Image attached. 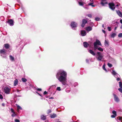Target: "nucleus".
Returning <instances> with one entry per match:
<instances>
[{"mask_svg":"<svg viewBox=\"0 0 122 122\" xmlns=\"http://www.w3.org/2000/svg\"><path fill=\"white\" fill-rule=\"evenodd\" d=\"M6 52V50L4 49L1 50L0 51L1 56L3 58H6L7 56V53Z\"/></svg>","mask_w":122,"mask_h":122,"instance_id":"obj_2","label":"nucleus"},{"mask_svg":"<svg viewBox=\"0 0 122 122\" xmlns=\"http://www.w3.org/2000/svg\"><path fill=\"white\" fill-rule=\"evenodd\" d=\"M37 91H41V89L40 88H37Z\"/></svg>","mask_w":122,"mask_h":122,"instance_id":"obj_46","label":"nucleus"},{"mask_svg":"<svg viewBox=\"0 0 122 122\" xmlns=\"http://www.w3.org/2000/svg\"><path fill=\"white\" fill-rule=\"evenodd\" d=\"M93 2H91L90 3H89L88 4V5H91V6L92 7H94L95 6V5H93Z\"/></svg>","mask_w":122,"mask_h":122,"instance_id":"obj_26","label":"nucleus"},{"mask_svg":"<svg viewBox=\"0 0 122 122\" xmlns=\"http://www.w3.org/2000/svg\"><path fill=\"white\" fill-rule=\"evenodd\" d=\"M20 91L18 89H17V92H19Z\"/></svg>","mask_w":122,"mask_h":122,"instance_id":"obj_56","label":"nucleus"},{"mask_svg":"<svg viewBox=\"0 0 122 122\" xmlns=\"http://www.w3.org/2000/svg\"><path fill=\"white\" fill-rule=\"evenodd\" d=\"M4 47L6 49H7L9 48L10 47V46L8 44H5L4 45Z\"/></svg>","mask_w":122,"mask_h":122,"instance_id":"obj_22","label":"nucleus"},{"mask_svg":"<svg viewBox=\"0 0 122 122\" xmlns=\"http://www.w3.org/2000/svg\"><path fill=\"white\" fill-rule=\"evenodd\" d=\"M120 28L122 29V25H121L120 27Z\"/></svg>","mask_w":122,"mask_h":122,"instance_id":"obj_59","label":"nucleus"},{"mask_svg":"<svg viewBox=\"0 0 122 122\" xmlns=\"http://www.w3.org/2000/svg\"><path fill=\"white\" fill-rule=\"evenodd\" d=\"M56 90L59 91H61V87H57L56 89Z\"/></svg>","mask_w":122,"mask_h":122,"instance_id":"obj_32","label":"nucleus"},{"mask_svg":"<svg viewBox=\"0 0 122 122\" xmlns=\"http://www.w3.org/2000/svg\"><path fill=\"white\" fill-rule=\"evenodd\" d=\"M2 106L4 107L5 106V104L4 103H2Z\"/></svg>","mask_w":122,"mask_h":122,"instance_id":"obj_51","label":"nucleus"},{"mask_svg":"<svg viewBox=\"0 0 122 122\" xmlns=\"http://www.w3.org/2000/svg\"><path fill=\"white\" fill-rule=\"evenodd\" d=\"M71 26L73 29L75 30H76V29L75 28L74 29V28L76 27L77 26V24L76 23L74 22H72L71 23Z\"/></svg>","mask_w":122,"mask_h":122,"instance_id":"obj_7","label":"nucleus"},{"mask_svg":"<svg viewBox=\"0 0 122 122\" xmlns=\"http://www.w3.org/2000/svg\"><path fill=\"white\" fill-rule=\"evenodd\" d=\"M116 35V34L115 33H112L111 35V37H114Z\"/></svg>","mask_w":122,"mask_h":122,"instance_id":"obj_28","label":"nucleus"},{"mask_svg":"<svg viewBox=\"0 0 122 122\" xmlns=\"http://www.w3.org/2000/svg\"><path fill=\"white\" fill-rule=\"evenodd\" d=\"M1 18H3V17H0Z\"/></svg>","mask_w":122,"mask_h":122,"instance_id":"obj_61","label":"nucleus"},{"mask_svg":"<svg viewBox=\"0 0 122 122\" xmlns=\"http://www.w3.org/2000/svg\"><path fill=\"white\" fill-rule=\"evenodd\" d=\"M107 65L110 67H111L112 66V65L110 63H108L107 64Z\"/></svg>","mask_w":122,"mask_h":122,"instance_id":"obj_35","label":"nucleus"},{"mask_svg":"<svg viewBox=\"0 0 122 122\" xmlns=\"http://www.w3.org/2000/svg\"><path fill=\"white\" fill-rule=\"evenodd\" d=\"M89 52L93 56H95V53L94 52V51L92 50H90L89 51Z\"/></svg>","mask_w":122,"mask_h":122,"instance_id":"obj_21","label":"nucleus"},{"mask_svg":"<svg viewBox=\"0 0 122 122\" xmlns=\"http://www.w3.org/2000/svg\"><path fill=\"white\" fill-rule=\"evenodd\" d=\"M109 5L110 8L112 10H114L115 8V5L113 3H110L109 4Z\"/></svg>","mask_w":122,"mask_h":122,"instance_id":"obj_8","label":"nucleus"},{"mask_svg":"<svg viewBox=\"0 0 122 122\" xmlns=\"http://www.w3.org/2000/svg\"><path fill=\"white\" fill-rule=\"evenodd\" d=\"M118 90L121 92L122 93V88H119L118 89Z\"/></svg>","mask_w":122,"mask_h":122,"instance_id":"obj_44","label":"nucleus"},{"mask_svg":"<svg viewBox=\"0 0 122 122\" xmlns=\"http://www.w3.org/2000/svg\"><path fill=\"white\" fill-rule=\"evenodd\" d=\"M8 22L11 26H12L14 25L13 21L12 19L8 20Z\"/></svg>","mask_w":122,"mask_h":122,"instance_id":"obj_13","label":"nucleus"},{"mask_svg":"<svg viewBox=\"0 0 122 122\" xmlns=\"http://www.w3.org/2000/svg\"><path fill=\"white\" fill-rule=\"evenodd\" d=\"M15 122H20V121L18 119H15Z\"/></svg>","mask_w":122,"mask_h":122,"instance_id":"obj_45","label":"nucleus"},{"mask_svg":"<svg viewBox=\"0 0 122 122\" xmlns=\"http://www.w3.org/2000/svg\"><path fill=\"white\" fill-rule=\"evenodd\" d=\"M51 109H49L47 111V114H49L51 113Z\"/></svg>","mask_w":122,"mask_h":122,"instance_id":"obj_39","label":"nucleus"},{"mask_svg":"<svg viewBox=\"0 0 122 122\" xmlns=\"http://www.w3.org/2000/svg\"><path fill=\"white\" fill-rule=\"evenodd\" d=\"M119 86L121 88H122V83L121 81H120L119 82Z\"/></svg>","mask_w":122,"mask_h":122,"instance_id":"obj_30","label":"nucleus"},{"mask_svg":"<svg viewBox=\"0 0 122 122\" xmlns=\"http://www.w3.org/2000/svg\"><path fill=\"white\" fill-rule=\"evenodd\" d=\"M86 35V31L84 30H82L81 31L80 35L82 36H84Z\"/></svg>","mask_w":122,"mask_h":122,"instance_id":"obj_11","label":"nucleus"},{"mask_svg":"<svg viewBox=\"0 0 122 122\" xmlns=\"http://www.w3.org/2000/svg\"><path fill=\"white\" fill-rule=\"evenodd\" d=\"M22 80L23 82H25L27 81V80L25 78H22Z\"/></svg>","mask_w":122,"mask_h":122,"instance_id":"obj_29","label":"nucleus"},{"mask_svg":"<svg viewBox=\"0 0 122 122\" xmlns=\"http://www.w3.org/2000/svg\"><path fill=\"white\" fill-rule=\"evenodd\" d=\"M84 7L85 8H86V7Z\"/></svg>","mask_w":122,"mask_h":122,"instance_id":"obj_64","label":"nucleus"},{"mask_svg":"<svg viewBox=\"0 0 122 122\" xmlns=\"http://www.w3.org/2000/svg\"><path fill=\"white\" fill-rule=\"evenodd\" d=\"M57 116V115L56 114L53 113L52 114H51L50 115V117L51 118H54Z\"/></svg>","mask_w":122,"mask_h":122,"instance_id":"obj_18","label":"nucleus"},{"mask_svg":"<svg viewBox=\"0 0 122 122\" xmlns=\"http://www.w3.org/2000/svg\"><path fill=\"white\" fill-rule=\"evenodd\" d=\"M102 31L104 33H105V31L104 30H102Z\"/></svg>","mask_w":122,"mask_h":122,"instance_id":"obj_50","label":"nucleus"},{"mask_svg":"<svg viewBox=\"0 0 122 122\" xmlns=\"http://www.w3.org/2000/svg\"><path fill=\"white\" fill-rule=\"evenodd\" d=\"M111 72L112 74L115 77L117 78L116 80L117 81L121 80L120 78L119 77H120V75L117 73L114 70H112V72Z\"/></svg>","mask_w":122,"mask_h":122,"instance_id":"obj_3","label":"nucleus"},{"mask_svg":"<svg viewBox=\"0 0 122 122\" xmlns=\"http://www.w3.org/2000/svg\"><path fill=\"white\" fill-rule=\"evenodd\" d=\"M67 76L66 72L61 70H59L56 75L57 78L64 85L66 84Z\"/></svg>","mask_w":122,"mask_h":122,"instance_id":"obj_1","label":"nucleus"},{"mask_svg":"<svg viewBox=\"0 0 122 122\" xmlns=\"http://www.w3.org/2000/svg\"><path fill=\"white\" fill-rule=\"evenodd\" d=\"M10 88L7 86L5 87L4 89V91L6 94H9L10 91Z\"/></svg>","mask_w":122,"mask_h":122,"instance_id":"obj_6","label":"nucleus"},{"mask_svg":"<svg viewBox=\"0 0 122 122\" xmlns=\"http://www.w3.org/2000/svg\"><path fill=\"white\" fill-rule=\"evenodd\" d=\"M93 45L95 50H96L97 47H98L97 45L102 46V44L100 42L98 39L96 40V41L94 43Z\"/></svg>","mask_w":122,"mask_h":122,"instance_id":"obj_4","label":"nucleus"},{"mask_svg":"<svg viewBox=\"0 0 122 122\" xmlns=\"http://www.w3.org/2000/svg\"><path fill=\"white\" fill-rule=\"evenodd\" d=\"M3 98V96L2 95L0 94V99H2Z\"/></svg>","mask_w":122,"mask_h":122,"instance_id":"obj_48","label":"nucleus"},{"mask_svg":"<svg viewBox=\"0 0 122 122\" xmlns=\"http://www.w3.org/2000/svg\"><path fill=\"white\" fill-rule=\"evenodd\" d=\"M117 27H115V28H114V30H116V29H117Z\"/></svg>","mask_w":122,"mask_h":122,"instance_id":"obj_58","label":"nucleus"},{"mask_svg":"<svg viewBox=\"0 0 122 122\" xmlns=\"http://www.w3.org/2000/svg\"><path fill=\"white\" fill-rule=\"evenodd\" d=\"M97 49L98 51H102L103 50L102 48H101L100 47H97L96 50Z\"/></svg>","mask_w":122,"mask_h":122,"instance_id":"obj_25","label":"nucleus"},{"mask_svg":"<svg viewBox=\"0 0 122 122\" xmlns=\"http://www.w3.org/2000/svg\"><path fill=\"white\" fill-rule=\"evenodd\" d=\"M117 13L120 17H122V13L120 10L117 11Z\"/></svg>","mask_w":122,"mask_h":122,"instance_id":"obj_17","label":"nucleus"},{"mask_svg":"<svg viewBox=\"0 0 122 122\" xmlns=\"http://www.w3.org/2000/svg\"><path fill=\"white\" fill-rule=\"evenodd\" d=\"M120 111H121V112H122V110H120Z\"/></svg>","mask_w":122,"mask_h":122,"instance_id":"obj_62","label":"nucleus"},{"mask_svg":"<svg viewBox=\"0 0 122 122\" xmlns=\"http://www.w3.org/2000/svg\"><path fill=\"white\" fill-rule=\"evenodd\" d=\"M116 116V115L115 114H113L111 116V117L112 118H114Z\"/></svg>","mask_w":122,"mask_h":122,"instance_id":"obj_41","label":"nucleus"},{"mask_svg":"<svg viewBox=\"0 0 122 122\" xmlns=\"http://www.w3.org/2000/svg\"><path fill=\"white\" fill-rule=\"evenodd\" d=\"M10 59L11 61H14V57L13 56H12L10 55Z\"/></svg>","mask_w":122,"mask_h":122,"instance_id":"obj_24","label":"nucleus"},{"mask_svg":"<svg viewBox=\"0 0 122 122\" xmlns=\"http://www.w3.org/2000/svg\"><path fill=\"white\" fill-rule=\"evenodd\" d=\"M39 95V96H41V97H42V96L39 93H38L37 92H36Z\"/></svg>","mask_w":122,"mask_h":122,"instance_id":"obj_52","label":"nucleus"},{"mask_svg":"<svg viewBox=\"0 0 122 122\" xmlns=\"http://www.w3.org/2000/svg\"><path fill=\"white\" fill-rule=\"evenodd\" d=\"M43 94L44 95H45L47 94V92L46 91H45L44 92Z\"/></svg>","mask_w":122,"mask_h":122,"instance_id":"obj_49","label":"nucleus"},{"mask_svg":"<svg viewBox=\"0 0 122 122\" xmlns=\"http://www.w3.org/2000/svg\"><path fill=\"white\" fill-rule=\"evenodd\" d=\"M53 97H51L49 98V99H53Z\"/></svg>","mask_w":122,"mask_h":122,"instance_id":"obj_57","label":"nucleus"},{"mask_svg":"<svg viewBox=\"0 0 122 122\" xmlns=\"http://www.w3.org/2000/svg\"><path fill=\"white\" fill-rule=\"evenodd\" d=\"M88 17H92V15L91 14H89L88 15Z\"/></svg>","mask_w":122,"mask_h":122,"instance_id":"obj_47","label":"nucleus"},{"mask_svg":"<svg viewBox=\"0 0 122 122\" xmlns=\"http://www.w3.org/2000/svg\"><path fill=\"white\" fill-rule=\"evenodd\" d=\"M104 44L105 46H108V43L107 42V41L106 40L105 41Z\"/></svg>","mask_w":122,"mask_h":122,"instance_id":"obj_34","label":"nucleus"},{"mask_svg":"<svg viewBox=\"0 0 122 122\" xmlns=\"http://www.w3.org/2000/svg\"><path fill=\"white\" fill-rule=\"evenodd\" d=\"M86 62L87 63H88V59H86Z\"/></svg>","mask_w":122,"mask_h":122,"instance_id":"obj_54","label":"nucleus"},{"mask_svg":"<svg viewBox=\"0 0 122 122\" xmlns=\"http://www.w3.org/2000/svg\"><path fill=\"white\" fill-rule=\"evenodd\" d=\"M120 23L122 24V20H120Z\"/></svg>","mask_w":122,"mask_h":122,"instance_id":"obj_53","label":"nucleus"},{"mask_svg":"<svg viewBox=\"0 0 122 122\" xmlns=\"http://www.w3.org/2000/svg\"><path fill=\"white\" fill-rule=\"evenodd\" d=\"M78 85V83L77 82H75L74 84V87H75L76 86Z\"/></svg>","mask_w":122,"mask_h":122,"instance_id":"obj_40","label":"nucleus"},{"mask_svg":"<svg viewBox=\"0 0 122 122\" xmlns=\"http://www.w3.org/2000/svg\"><path fill=\"white\" fill-rule=\"evenodd\" d=\"M47 116H45L44 115H42L41 116V119L43 120H45Z\"/></svg>","mask_w":122,"mask_h":122,"instance_id":"obj_16","label":"nucleus"},{"mask_svg":"<svg viewBox=\"0 0 122 122\" xmlns=\"http://www.w3.org/2000/svg\"><path fill=\"white\" fill-rule=\"evenodd\" d=\"M113 95L114 96V100L115 101L117 102H119L120 100L118 97L114 93H113Z\"/></svg>","mask_w":122,"mask_h":122,"instance_id":"obj_9","label":"nucleus"},{"mask_svg":"<svg viewBox=\"0 0 122 122\" xmlns=\"http://www.w3.org/2000/svg\"><path fill=\"white\" fill-rule=\"evenodd\" d=\"M102 68L103 69L105 70L106 72H107V71L106 69L105 68V64H104L102 66Z\"/></svg>","mask_w":122,"mask_h":122,"instance_id":"obj_27","label":"nucleus"},{"mask_svg":"<svg viewBox=\"0 0 122 122\" xmlns=\"http://www.w3.org/2000/svg\"><path fill=\"white\" fill-rule=\"evenodd\" d=\"M108 2L107 0H101L100 4L102 6H104Z\"/></svg>","mask_w":122,"mask_h":122,"instance_id":"obj_10","label":"nucleus"},{"mask_svg":"<svg viewBox=\"0 0 122 122\" xmlns=\"http://www.w3.org/2000/svg\"><path fill=\"white\" fill-rule=\"evenodd\" d=\"M89 44L87 42H85L83 43V46L84 47L87 48Z\"/></svg>","mask_w":122,"mask_h":122,"instance_id":"obj_20","label":"nucleus"},{"mask_svg":"<svg viewBox=\"0 0 122 122\" xmlns=\"http://www.w3.org/2000/svg\"><path fill=\"white\" fill-rule=\"evenodd\" d=\"M79 4L81 6H82L84 4V3L81 2H79Z\"/></svg>","mask_w":122,"mask_h":122,"instance_id":"obj_33","label":"nucleus"},{"mask_svg":"<svg viewBox=\"0 0 122 122\" xmlns=\"http://www.w3.org/2000/svg\"><path fill=\"white\" fill-rule=\"evenodd\" d=\"M118 36L119 37H122V33H119L118 35Z\"/></svg>","mask_w":122,"mask_h":122,"instance_id":"obj_37","label":"nucleus"},{"mask_svg":"<svg viewBox=\"0 0 122 122\" xmlns=\"http://www.w3.org/2000/svg\"><path fill=\"white\" fill-rule=\"evenodd\" d=\"M85 29L88 32L92 30V27L90 26H88Z\"/></svg>","mask_w":122,"mask_h":122,"instance_id":"obj_14","label":"nucleus"},{"mask_svg":"<svg viewBox=\"0 0 122 122\" xmlns=\"http://www.w3.org/2000/svg\"><path fill=\"white\" fill-rule=\"evenodd\" d=\"M66 92L68 93L70 92V89L68 90V89H66Z\"/></svg>","mask_w":122,"mask_h":122,"instance_id":"obj_42","label":"nucleus"},{"mask_svg":"<svg viewBox=\"0 0 122 122\" xmlns=\"http://www.w3.org/2000/svg\"><path fill=\"white\" fill-rule=\"evenodd\" d=\"M18 109H19L22 110V108L19 106L17 105V106Z\"/></svg>","mask_w":122,"mask_h":122,"instance_id":"obj_31","label":"nucleus"},{"mask_svg":"<svg viewBox=\"0 0 122 122\" xmlns=\"http://www.w3.org/2000/svg\"><path fill=\"white\" fill-rule=\"evenodd\" d=\"M117 119L118 122H122V117H117Z\"/></svg>","mask_w":122,"mask_h":122,"instance_id":"obj_19","label":"nucleus"},{"mask_svg":"<svg viewBox=\"0 0 122 122\" xmlns=\"http://www.w3.org/2000/svg\"><path fill=\"white\" fill-rule=\"evenodd\" d=\"M100 18L98 17L96 18H95V20L96 21H99L100 20Z\"/></svg>","mask_w":122,"mask_h":122,"instance_id":"obj_43","label":"nucleus"},{"mask_svg":"<svg viewBox=\"0 0 122 122\" xmlns=\"http://www.w3.org/2000/svg\"><path fill=\"white\" fill-rule=\"evenodd\" d=\"M18 82V81L17 79H16L14 81V86H15L17 84Z\"/></svg>","mask_w":122,"mask_h":122,"instance_id":"obj_23","label":"nucleus"},{"mask_svg":"<svg viewBox=\"0 0 122 122\" xmlns=\"http://www.w3.org/2000/svg\"><path fill=\"white\" fill-rule=\"evenodd\" d=\"M11 112L13 113L11 115V116L12 117H14L16 115V114L15 113L14 111V110L12 108H11L10 109Z\"/></svg>","mask_w":122,"mask_h":122,"instance_id":"obj_15","label":"nucleus"},{"mask_svg":"<svg viewBox=\"0 0 122 122\" xmlns=\"http://www.w3.org/2000/svg\"><path fill=\"white\" fill-rule=\"evenodd\" d=\"M45 122H47V121H45Z\"/></svg>","mask_w":122,"mask_h":122,"instance_id":"obj_63","label":"nucleus"},{"mask_svg":"<svg viewBox=\"0 0 122 122\" xmlns=\"http://www.w3.org/2000/svg\"><path fill=\"white\" fill-rule=\"evenodd\" d=\"M107 29L109 31H110L111 30V27L108 26L107 27Z\"/></svg>","mask_w":122,"mask_h":122,"instance_id":"obj_36","label":"nucleus"},{"mask_svg":"<svg viewBox=\"0 0 122 122\" xmlns=\"http://www.w3.org/2000/svg\"><path fill=\"white\" fill-rule=\"evenodd\" d=\"M103 57V56L101 54L100 52H98L97 53L96 58L98 61H102Z\"/></svg>","mask_w":122,"mask_h":122,"instance_id":"obj_5","label":"nucleus"},{"mask_svg":"<svg viewBox=\"0 0 122 122\" xmlns=\"http://www.w3.org/2000/svg\"><path fill=\"white\" fill-rule=\"evenodd\" d=\"M87 23V20L85 19H83L82 20V23L81 25V26L83 27H84L85 25Z\"/></svg>","mask_w":122,"mask_h":122,"instance_id":"obj_12","label":"nucleus"},{"mask_svg":"<svg viewBox=\"0 0 122 122\" xmlns=\"http://www.w3.org/2000/svg\"><path fill=\"white\" fill-rule=\"evenodd\" d=\"M120 5V4H118L117 5H116V6H118L119 5Z\"/></svg>","mask_w":122,"mask_h":122,"instance_id":"obj_55","label":"nucleus"},{"mask_svg":"<svg viewBox=\"0 0 122 122\" xmlns=\"http://www.w3.org/2000/svg\"><path fill=\"white\" fill-rule=\"evenodd\" d=\"M102 27H104V25L103 24L102 25Z\"/></svg>","mask_w":122,"mask_h":122,"instance_id":"obj_60","label":"nucleus"},{"mask_svg":"<svg viewBox=\"0 0 122 122\" xmlns=\"http://www.w3.org/2000/svg\"><path fill=\"white\" fill-rule=\"evenodd\" d=\"M112 113L113 114H115L116 115V112L115 110H113L112 112Z\"/></svg>","mask_w":122,"mask_h":122,"instance_id":"obj_38","label":"nucleus"}]
</instances>
